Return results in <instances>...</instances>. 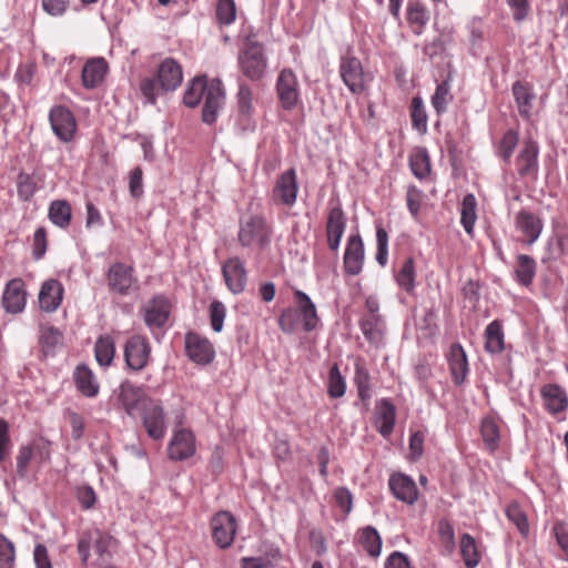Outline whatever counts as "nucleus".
I'll list each match as a JSON object with an SVG mask.
<instances>
[{"label": "nucleus", "instance_id": "17", "mask_svg": "<svg viewBox=\"0 0 568 568\" xmlns=\"http://www.w3.org/2000/svg\"><path fill=\"white\" fill-rule=\"evenodd\" d=\"M365 250L359 234H353L347 239L344 253V271L349 276L358 275L364 265Z\"/></svg>", "mask_w": 568, "mask_h": 568}, {"label": "nucleus", "instance_id": "32", "mask_svg": "<svg viewBox=\"0 0 568 568\" xmlns=\"http://www.w3.org/2000/svg\"><path fill=\"white\" fill-rule=\"evenodd\" d=\"M537 274V263L530 255L519 254L516 257L514 278L521 286L529 287Z\"/></svg>", "mask_w": 568, "mask_h": 568}, {"label": "nucleus", "instance_id": "23", "mask_svg": "<svg viewBox=\"0 0 568 568\" xmlns=\"http://www.w3.org/2000/svg\"><path fill=\"white\" fill-rule=\"evenodd\" d=\"M515 226L524 235V241L532 245L540 236L544 223L536 214L521 210L515 216Z\"/></svg>", "mask_w": 568, "mask_h": 568}, {"label": "nucleus", "instance_id": "15", "mask_svg": "<svg viewBox=\"0 0 568 568\" xmlns=\"http://www.w3.org/2000/svg\"><path fill=\"white\" fill-rule=\"evenodd\" d=\"M185 349L189 358L196 364H210L215 357L213 344L196 333L185 335Z\"/></svg>", "mask_w": 568, "mask_h": 568}, {"label": "nucleus", "instance_id": "9", "mask_svg": "<svg viewBox=\"0 0 568 568\" xmlns=\"http://www.w3.org/2000/svg\"><path fill=\"white\" fill-rule=\"evenodd\" d=\"M544 408L558 420L565 419L568 409V393L558 384H546L540 389Z\"/></svg>", "mask_w": 568, "mask_h": 568}, {"label": "nucleus", "instance_id": "54", "mask_svg": "<svg viewBox=\"0 0 568 568\" xmlns=\"http://www.w3.org/2000/svg\"><path fill=\"white\" fill-rule=\"evenodd\" d=\"M355 384L358 389V395L362 399H366L371 397V388H369V374L367 369L361 364L356 363L355 365Z\"/></svg>", "mask_w": 568, "mask_h": 568}, {"label": "nucleus", "instance_id": "4", "mask_svg": "<svg viewBox=\"0 0 568 568\" xmlns=\"http://www.w3.org/2000/svg\"><path fill=\"white\" fill-rule=\"evenodd\" d=\"M143 427L153 440H162L168 430L166 416L163 407L155 400H145L141 410Z\"/></svg>", "mask_w": 568, "mask_h": 568}, {"label": "nucleus", "instance_id": "53", "mask_svg": "<svg viewBox=\"0 0 568 568\" xmlns=\"http://www.w3.org/2000/svg\"><path fill=\"white\" fill-rule=\"evenodd\" d=\"M236 99L240 114L248 116L253 111V93L247 84H240Z\"/></svg>", "mask_w": 568, "mask_h": 568}, {"label": "nucleus", "instance_id": "30", "mask_svg": "<svg viewBox=\"0 0 568 568\" xmlns=\"http://www.w3.org/2000/svg\"><path fill=\"white\" fill-rule=\"evenodd\" d=\"M356 540L358 545L367 552L372 558H378L382 552L383 540L373 526H365L357 530Z\"/></svg>", "mask_w": 568, "mask_h": 568}, {"label": "nucleus", "instance_id": "52", "mask_svg": "<svg viewBox=\"0 0 568 568\" xmlns=\"http://www.w3.org/2000/svg\"><path fill=\"white\" fill-rule=\"evenodd\" d=\"M412 123L414 129L424 134L427 132V114L420 98L413 99Z\"/></svg>", "mask_w": 568, "mask_h": 568}, {"label": "nucleus", "instance_id": "29", "mask_svg": "<svg viewBox=\"0 0 568 568\" xmlns=\"http://www.w3.org/2000/svg\"><path fill=\"white\" fill-rule=\"evenodd\" d=\"M158 79L164 91L176 90L183 81L181 65L172 58L164 59L159 65Z\"/></svg>", "mask_w": 568, "mask_h": 568}, {"label": "nucleus", "instance_id": "51", "mask_svg": "<svg viewBox=\"0 0 568 568\" xmlns=\"http://www.w3.org/2000/svg\"><path fill=\"white\" fill-rule=\"evenodd\" d=\"M409 165L413 174L423 180L428 176L430 172L429 158L425 151H418L409 159Z\"/></svg>", "mask_w": 568, "mask_h": 568}, {"label": "nucleus", "instance_id": "31", "mask_svg": "<svg viewBox=\"0 0 568 568\" xmlns=\"http://www.w3.org/2000/svg\"><path fill=\"white\" fill-rule=\"evenodd\" d=\"M448 363L455 384H463L468 373V362L462 345L453 344L450 346Z\"/></svg>", "mask_w": 568, "mask_h": 568}, {"label": "nucleus", "instance_id": "44", "mask_svg": "<svg viewBox=\"0 0 568 568\" xmlns=\"http://www.w3.org/2000/svg\"><path fill=\"white\" fill-rule=\"evenodd\" d=\"M460 554L467 568H476L479 565L480 554L474 537L469 534H464L460 538Z\"/></svg>", "mask_w": 568, "mask_h": 568}, {"label": "nucleus", "instance_id": "48", "mask_svg": "<svg viewBox=\"0 0 568 568\" xmlns=\"http://www.w3.org/2000/svg\"><path fill=\"white\" fill-rule=\"evenodd\" d=\"M506 516L513 523L523 536L529 534V524L527 515L517 503H511L506 507Z\"/></svg>", "mask_w": 568, "mask_h": 568}, {"label": "nucleus", "instance_id": "37", "mask_svg": "<svg viewBox=\"0 0 568 568\" xmlns=\"http://www.w3.org/2000/svg\"><path fill=\"white\" fill-rule=\"evenodd\" d=\"M74 382L78 389L87 397H95L99 393V384L92 371L84 366L79 365L74 371Z\"/></svg>", "mask_w": 568, "mask_h": 568}, {"label": "nucleus", "instance_id": "46", "mask_svg": "<svg viewBox=\"0 0 568 568\" xmlns=\"http://www.w3.org/2000/svg\"><path fill=\"white\" fill-rule=\"evenodd\" d=\"M140 93L143 98L144 104H152L154 105L156 103L158 98L164 93V89H162V83L159 82V79L152 77H145L140 81Z\"/></svg>", "mask_w": 568, "mask_h": 568}, {"label": "nucleus", "instance_id": "14", "mask_svg": "<svg viewBox=\"0 0 568 568\" xmlns=\"http://www.w3.org/2000/svg\"><path fill=\"white\" fill-rule=\"evenodd\" d=\"M225 103V92L222 82L217 79L211 80L209 92L204 98L202 121L206 124L216 122L220 111Z\"/></svg>", "mask_w": 568, "mask_h": 568}, {"label": "nucleus", "instance_id": "2", "mask_svg": "<svg viewBox=\"0 0 568 568\" xmlns=\"http://www.w3.org/2000/svg\"><path fill=\"white\" fill-rule=\"evenodd\" d=\"M239 67L242 73L252 81L261 80L267 68V58L261 43L248 41L239 53Z\"/></svg>", "mask_w": 568, "mask_h": 568}, {"label": "nucleus", "instance_id": "42", "mask_svg": "<svg viewBox=\"0 0 568 568\" xmlns=\"http://www.w3.org/2000/svg\"><path fill=\"white\" fill-rule=\"evenodd\" d=\"M477 201L474 194H466L463 199L460 206V223L465 232L473 235L475 222L477 219L476 214Z\"/></svg>", "mask_w": 568, "mask_h": 568}, {"label": "nucleus", "instance_id": "10", "mask_svg": "<svg viewBox=\"0 0 568 568\" xmlns=\"http://www.w3.org/2000/svg\"><path fill=\"white\" fill-rule=\"evenodd\" d=\"M298 182L296 171L290 169L283 172L276 180L272 196L276 203L293 206L297 199Z\"/></svg>", "mask_w": 568, "mask_h": 568}, {"label": "nucleus", "instance_id": "49", "mask_svg": "<svg viewBox=\"0 0 568 568\" xmlns=\"http://www.w3.org/2000/svg\"><path fill=\"white\" fill-rule=\"evenodd\" d=\"M346 392V382L342 376L338 366L335 364L331 367L327 379V393L332 398H339Z\"/></svg>", "mask_w": 568, "mask_h": 568}, {"label": "nucleus", "instance_id": "35", "mask_svg": "<svg viewBox=\"0 0 568 568\" xmlns=\"http://www.w3.org/2000/svg\"><path fill=\"white\" fill-rule=\"evenodd\" d=\"M485 349L490 354H499L505 348V335L503 324L495 320L485 329Z\"/></svg>", "mask_w": 568, "mask_h": 568}, {"label": "nucleus", "instance_id": "27", "mask_svg": "<svg viewBox=\"0 0 568 568\" xmlns=\"http://www.w3.org/2000/svg\"><path fill=\"white\" fill-rule=\"evenodd\" d=\"M63 286L54 278L43 282L39 292V305L44 312L51 313L58 310L63 300Z\"/></svg>", "mask_w": 568, "mask_h": 568}, {"label": "nucleus", "instance_id": "57", "mask_svg": "<svg viewBox=\"0 0 568 568\" xmlns=\"http://www.w3.org/2000/svg\"><path fill=\"white\" fill-rule=\"evenodd\" d=\"M226 308L220 301H213L210 305V322L214 332L220 333L223 329Z\"/></svg>", "mask_w": 568, "mask_h": 568}, {"label": "nucleus", "instance_id": "18", "mask_svg": "<svg viewBox=\"0 0 568 568\" xmlns=\"http://www.w3.org/2000/svg\"><path fill=\"white\" fill-rule=\"evenodd\" d=\"M195 454V438L189 429L174 430L168 446V455L172 460H185Z\"/></svg>", "mask_w": 568, "mask_h": 568}, {"label": "nucleus", "instance_id": "19", "mask_svg": "<svg viewBox=\"0 0 568 568\" xmlns=\"http://www.w3.org/2000/svg\"><path fill=\"white\" fill-rule=\"evenodd\" d=\"M115 394L118 402L129 416H134L139 408L142 410L145 400H152L145 397L141 387L133 385L130 381L122 382Z\"/></svg>", "mask_w": 568, "mask_h": 568}, {"label": "nucleus", "instance_id": "40", "mask_svg": "<svg viewBox=\"0 0 568 568\" xmlns=\"http://www.w3.org/2000/svg\"><path fill=\"white\" fill-rule=\"evenodd\" d=\"M361 331L369 343H379L385 328L383 317L379 314L367 315L359 322Z\"/></svg>", "mask_w": 568, "mask_h": 568}, {"label": "nucleus", "instance_id": "41", "mask_svg": "<svg viewBox=\"0 0 568 568\" xmlns=\"http://www.w3.org/2000/svg\"><path fill=\"white\" fill-rule=\"evenodd\" d=\"M94 355L100 366L108 367L112 364L115 355V344L110 335H102L97 339Z\"/></svg>", "mask_w": 568, "mask_h": 568}, {"label": "nucleus", "instance_id": "39", "mask_svg": "<svg viewBox=\"0 0 568 568\" xmlns=\"http://www.w3.org/2000/svg\"><path fill=\"white\" fill-rule=\"evenodd\" d=\"M397 285L406 291L413 293L416 287V271L413 257H406L395 274Z\"/></svg>", "mask_w": 568, "mask_h": 568}, {"label": "nucleus", "instance_id": "56", "mask_svg": "<svg viewBox=\"0 0 568 568\" xmlns=\"http://www.w3.org/2000/svg\"><path fill=\"white\" fill-rule=\"evenodd\" d=\"M426 432L423 429L412 430L409 436V458L410 460H418L424 453V443Z\"/></svg>", "mask_w": 568, "mask_h": 568}, {"label": "nucleus", "instance_id": "55", "mask_svg": "<svg viewBox=\"0 0 568 568\" xmlns=\"http://www.w3.org/2000/svg\"><path fill=\"white\" fill-rule=\"evenodd\" d=\"M14 559L13 542L0 534V568H13Z\"/></svg>", "mask_w": 568, "mask_h": 568}, {"label": "nucleus", "instance_id": "58", "mask_svg": "<svg viewBox=\"0 0 568 568\" xmlns=\"http://www.w3.org/2000/svg\"><path fill=\"white\" fill-rule=\"evenodd\" d=\"M216 16L221 23L230 24L235 20L236 9L234 0H219Z\"/></svg>", "mask_w": 568, "mask_h": 568}, {"label": "nucleus", "instance_id": "24", "mask_svg": "<svg viewBox=\"0 0 568 568\" xmlns=\"http://www.w3.org/2000/svg\"><path fill=\"white\" fill-rule=\"evenodd\" d=\"M106 277L110 290L120 295H128L134 282L133 268L123 263L111 265Z\"/></svg>", "mask_w": 568, "mask_h": 568}, {"label": "nucleus", "instance_id": "64", "mask_svg": "<svg viewBox=\"0 0 568 568\" xmlns=\"http://www.w3.org/2000/svg\"><path fill=\"white\" fill-rule=\"evenodd\" d=\"M385 568H410V561L404 552L394 551L386 558Z\"/></svg>", "mask_w": 568, "mask_h": 568}, {"label": "nucleus", "instance_id": "60", "mask_svg": "<svg viewBox=\"0 0 568 568\" xmlns=\"http://www.w3.org/2000/svg\"><path fill=\"white\" fill-rule=\"evenodd\" d=\"M376 261L382 266H385L388 257V234L383 227H377L376 230Z\"/></svg>", "mask_w": 568, "mask_h": 568}, {"label": "nucleus", "instance_id": "6", "mask_svg": "<svg viewBox=\"0 0 568 568\" xmlns=\"http://www.w3.org/2000/svg\"><path fill=\"white\" fill-rule=\"evenodd\" d=\"M151 345L146 337L141 335L131 336L124 345V361L126 366L134 371H142L150 361Z\"/></svg>", "mask_w": 568, "mask_h": 568}, {"label": "nucleus", "instance_id": "11", "mask_svg": "<svg viewBox=\"0 0 568 568\" xmlns=\"http://www.w3.org/2000/svg\"><path fill=\"white\" fill-rule=\"evenodd\" d=\"M339 73L343 82L354 94H361L365 90V75L361 61L355 57H343L339 64Z\"/></svg>", "mask_w": 568, "mask_h": 568}, {"label": "nucleus", "instance_id": "33", "mask_svg": "<svg viewBox=\"0 0 568 568\" xmlns=\"http://www.w3.org/2000/svg\"><path fill=\"white\" fill-rule=\"evenodd\" d=\"M211 85V80L209 81L206 77H196L194 78L186 87L183 94V103L189 108H195L199 105L201 100H204L205 95L209 92V87Z\"/></svg>", "mask_w": 568, "mask_h": 568}, {"label": "nucleus", "instance_id": "38", "mask_svg": "<svg viewBox=\"0 0 568 568\" xmlns=\"http://www.w3.org/2000/svg\"><path fill=\"white\" fill-rule=\"evenodd\" d=\"M49 220L60 229H67L71 223L72 210L65 200H54L49 205Z\"/></svg>", "mask_w": 568, "mask_h": 568}, {"label": "nucleus", "instance_id": "34", "mask_svg": "<svg viewBox=\"0 0 568 568\" xmlns=\"http://www.w3.org/2000/svg\"><path fill=\"white\" fill-rule=\"evenodd\" d=\"M407 21L417 36L423 33L425 26L429 20V13L426 6L418 0H410L406 8Z\"/></svg>", "mask_w": 568, "mask_h": 568}, {"label": "nucleus", "instance_id": "5", "mask_svg": "<svg viewBox=\"0 0 568 568\" xmlns=\"http://www.w3.org/2000/svg\"><path fill=\"white\" fill-rule=\"evenodd\" d=\"M115 540L108 534L94 529L85 531L81 535L78 541V551L83 564L88 562L90 557V549L93 547L94 551L103 557L110 552V549L114 546Z\"/></svg>", "mask_w": 568, "mask_h": 568}, {"label": "nucleus", "instance_id": "50", "mask_svg": "<svg viewBox=\"0 0 568 568\" xmlns=\"http://www.w3.org/2000/svg\"><path fill=\"white\" fill-rule=\"evenodd\" d=\"M518 133L513 129L507 130L503 135L497 149V153L506 163L510 162L511 155L518 144Z\"/></svg>", "mask_w": 568, "mask_h": 568}, {"label": "nucleus", "instance_id": "25", "mask_svg": "<svg viewBox=\"0 0 568 568\" xmlns=\"http://www.w3.org/2000/svg\"><path fill=\"white\" fill-rule=\"evenodd\" d=\"M27 303V293L24 291V283L20 278H13L8 282L3 295L2 305L8 313H21Z\"/></svg>", "mask_w": 568, "mask_h": 568}, {"label": "nucleus", "instance_id": "63", "mask_svg": "<svg viewBox=\"0 0 568 568\" xmlns=\"http://www.w3.org/2000/svg\"><path fill=\"white\" fill-rule=\"evenodd\" d=\"M41 3L48 14L59 17L67 11L69 0H41Z\"/></svg>", "mask_w": 568, "mask_h": 568}, {"label": "nucleus", "instance_id": "20", "mask_svg": "<svg viewBox=\"0 0 568 568\" xmlns=\"http://www.w3.org/2000/svg\"><path fill=\"white\" fill-rule=\"evenodd\" d=\"M222 273L227 288L233 294H240L245 290L247 276L243 261L235 256L222 265Z\"/></svg>", "mask_w": 568, "mask_h": 568}, {"label": "nucleus", "instance_id": "7", "mask_svg": "<svg viewBox=\"0 0 568 568\" xmlns=\"http://www.w3.org/2000/svg\"><path fill=\"white\" fill-rule=\"evenodd\" d=\"M49 121L55 136L62 142H70L77 132L73 113L63 105H55L49 112Z\"/></svg>", "mask_w": 568, "mask_h": 568}, {"label": "nucleus", "instance_id": "47", "mask_svg": "<svg viewBox=\"0 0 568 568\" xmlns=\"http://www.w3.org/2000/svg\"><path fill=\"white\" fill-rule=\"evenodd\" d=\"M453 101L450 93V84L448 81L439 83L432 95L430 102L437 114H443L447 111L449 103Z\"/></svg>", "mask_w": 568, "mask_h": 568}, {"label": "nucleus", "instance_id": "62", "mask_svg": "<svg viewBox=\"0 0 568 568\" xmlns=\"http://www.w3.org/2000/svg\"><path fill=\"white\" fill-rule=\"evenodd\" d=\"M334 498L339 508L344 513L349 514L353 508V496L351 491L345 487H338L334 493Z\"/></svg>", "mask_w": 568, "mask_h": 568}, {"label": "nucleus", "instance_id": "43", "mask_svg": "<svg viewBox=\"0 0 568 568\" xmlns=\"http://www.w3.org/2000/svg\"><path fill=\"white\" fill-rule=\"evenodd\" d=\"M39 187V179L36 174L21 172L17 176V193L21 201H30Z\"/></svg>", "mask_w": 568, "mask_h": 568}, {"label": "nucleus", "instance_id": "28", "mask_svg": "<svg viewBox=\"0 0 568 568\" xmlns=\"http://www.w3.org/2000/svg\"><path fill=\"white\" fill-rule=\"evenodd\" d=\"M109 67L104 58H92L85 62L82 69L81 79L85 89H95L104 80Z\"/></svg>", "mask_w": 568, "mask_h": 568}, {"label": "nucleus", "instance_id": "13", "mask_svg": "<svg viewBox=\"0 0 568 568\" xmlns=\"http://www.w3.org/2000/svg\"><path fill=\"white\" fill-rule=\"evenodd\" d=\"M276 92L285 110H292L296 106L300 98L298 82L292 70L284 69L280 72L276 81Z\"/></svg>", "mask_w": 568, "mask_h": 568}, {"label": "nucleus", "instance_id": "8", "mask_svg": "<svg viewBox=\"0 0 568 568\" xmlns=\"http://www.w3.org/2000/svg\"><path fill=\"white\" fill-rule=\"evenodd\" d=\"M212 537L215 544L222 548H229L237 530L236 519L230 511H220L211 520Z\"/></svg>", "mask_w": 568, "mask_h": 568}, {"label": "nucleus", "instance_id": "36", "mask_svg": "<svg viewBox=\"0 0 568 568\" xmlns=\"http://www.w3.org/2000/svg\"><path fill=\"white\" fill-rule=\"evenodd\" d=\"M513 95L517 103L519 114L529 119L531 114L532 100L535 98L531 88L529 84L517 81L513 84Z\"/></svg>", "mask_w": 568, "mask_h": 568}, {"label": "nucleus", "instance_id": "1", "mask_svg": "<svg viewBox=\"0 0 568 568\" xmlns=\"http://www.w3.org/2000/svg\"><path fill=\"white\" fill-rule=\"evenodd\" d=\"M294 306L282 311L278 325L284 333L292 334L301 326L305 332H312L317 328L321 318L317 314L316 305L311 297L301 290L294 291Z\"/></svg>", "mask_w": 568, "mask_h": 568}, {"label": "nucleus", "instance_id": "61", "mask_svg": "<svg viewBox=\"0 0 568 568\" xmlns=\"http://www.w3.org/2000/svg\"><path fill=\"white\" fill-rule=\"evenodd\" d=\"M33 450L30 446H21L17 456V471L21 477L28 473L29 464L32 459Z\"/></svg>", "mask_w": 568, "mask_h": 568}, {"label": "nucleus", "instance_id": "45", "mask_svg": "<svg viewBox=\"0 0 568 568\" xmlns=\"http://www.w3.org/2000/svg\"><path fill=\"white\" fill-rule=\"evenodd\" d=\"M480 433L486 447L495 452L499 447L500 434L497 422L493 417L481 420Z\"/></svg>", "mask_w": 568, "mask_h": 568}, {"label": "nucleus", "instance_id": "21", "mask_svg": "<svg viewBox=\"0 0 568 568\" xmlns=\"http://www.w3.org/2000/svg\"><path fill=\"white\" fill-rule=\"evenodd\" d=\"M346 229V217L341 205L332 206L328 211L326 221V236L328 247L337 252L341 245L343 234Z\"/></svg>", "mask_w": 568, "mask_h": 568}, {"label": "nucleus", "instance_id": "3", "mask_svg": "<svg viewBox=\"0 0 568 568\" xmlns=\"http://www.w3.org/2000/svg\"><path fill=\"white\" fill-rule=\"evenodd\" d=\"M237 237L243 247H264L270 243L271 229L262 216L253 215L241 221Z\"/></svg>", "mask_w": 568, "mask_h": 568}, {"label": "nucleus", "instance_id": "22", "mask_svg": "<svg viewBox=\"0 0 568 568\" xmlns=\"http://www.w3.org/2000/svg\"><path fill=\"white\" fill-rule=\"evenodd\" d=\"M396 423V407L387 398L376 402L374 412V425L384 438H388L394 430Z\"/></svg>", "mask_w": 568, "mask_h": 568}, {"label": "nucleus", "instance_id": "12", "mask_svg": "<svg viewBox=\"0 0 568 568\" xmlns=\"http://www.w3.org/2000/svg\"><path fill=\"white\" fill-rule=\"evenodd\" d=\"M142 314L151 332L162 328L169 321L170 303L163 295L154 296L142 307Z\"/></svg>", "mask_w": 568, "mask_h": 568}, {"label": "nucleus", "instance_id": "26", "mask_svg": "<svg viewBox=\"0 0 568 568\" xmlns=\"http://www.w3.org/2000/svg\"><path fill=\"white\" fill-rule=\"evenodd\" d=\"M393 495L400 501L413 505L418 498L415 481L407 475L394 474L388 481Z\"/></svg>", "mask_w": 568, "mask_h": 568}, {"label": "nucleus", "instance_id": "16", "mask_svg": "<svg viewBox=\"0 0 568 568\" xmlns=\"http://www.w3.org/2000/svg\"><path fill=\"white\" fill-rule=\"evenodd\" d=\"M538 144L532 140H526L516 156L515 165L520 178L536 179L538 174Z\"/></svg>", "mask_w": 568, "mask_h": 568}, {"label": "nucleus", "instance_id": "59", "mask_svg": "<svg viewBox=\"0 0 568 568\" xmlns=\"http://www.w3.org/2000/svg\"><path fill=\"white\" fill-rule=\"evenodd\" d=\"M423 197H424V194L418 187H416L414 185L408 186L407 194H406V202H407L408 211L414 219L418 217Z\"/></svg>", "mask_w": 568, "mask_h": 568}]
</instances>
